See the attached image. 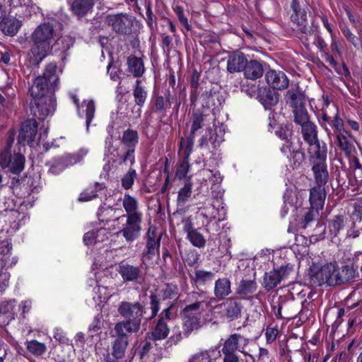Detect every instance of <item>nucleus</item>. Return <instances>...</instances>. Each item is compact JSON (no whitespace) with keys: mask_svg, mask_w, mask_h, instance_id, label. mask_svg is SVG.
<instances>
[{"mask_svg":"<svg viewBox=\"0 0 362 362\" xmlns=\"http://www.w3.org/2000/svg\"><path fill=\"white\" fill-rule=\"evenodd\" d=\"M27 349L34 355L40 356L45 352L46 346L36 340L27 342Z\"/></svg>","mask_w":362,"mask_h":362,"instance_id":"51","label":"nucleus"},{"mask_svg":"<svg viewBox=\"0 0 362 362\" xmlns=\"http://www.w3.org/2000/svg\"><path fill=\"white\" fill-rule=\"evenodd\" d=\"M183 317V334L188 337L194 330L201 327L200 316L190 317L182 316Z\"/></svg>","mask_w":362,"mask_h":362,"instance_id":"36","label":"nucleus"},{"mask_svg":"<svg viewBox=\"0 0 362 362\" xmlns=\"http://www.w3.org/2000/svg\"><path fill=\"white\" fill-rule=\"evenodd\" d=\"M117 272L121 276L124 282H141L144 276L141 267L130 264L127 262L119 264Z\"/></svg>","mask_w":362,"mask_h":362,"instance_id":"12","label":"nucleus"},{"mask_svg":"<svg viewBox=\"0 0 362 362\" xmlns=\"http://www.w3.org/2000/svg\"><path fill=\"white\" fill-rule=\"evenodd\" d=\"M57 68L55 63L47 64L42 76H39L35 79L30 89L33 97L31 111L39 119H45L55 110L56 100L54 92L59 82Z\"/></svg>","mask_w":362,"mask_h":362,"instance_id":"1","label":"nucleus"},{"mask_svg":"<svg viewBox=\"0 0 362 362\" xmlns=\"http://www.w3.org/2000/svg\"><path fill=\"white\" fill-rule=\"evenodd\" d=\"M327 109H323L321 114V126L326 131L328 135L330 134V130L327 127L326 122L330 124V125L339 131L342 132L344 130V122L343 120L339 116L338 108L336 105H332L329 106V103H327Z\"/></svg>","mask_w":362,"mask_h":362,"instance_id":"9","label":"nucleus"},{"mask_svg":"<svg viewBox=\"0 0 362 362\" xmlns=\"http://www.w3.org/2000/svg\"><path fill=\"white\" fill-rule=\"evenodd\" d=\"M326 198L325 187L315 186L310 190V203L316 212L321 209Z\"/></svg>","mask_w":362,"mask_h":362,"instance_id":"24","label":"nucleus"},{"mask_svg":"<svg viewBox=\"0 0 362 362\" xmlns=\"http://www.w3.org/2000/svg\"><path fill=\"white\" fill-rule=\"evenodd\" d=\"M293 113L295 122L300 127L310 122L305 106L293 110Z\"/></svg>","mask_w":362,"mask_h":362,"instance_id":"45","label":"nucleus"},{"mask_svg":"<svg viewBox=\"0 0 362 362\" xmlns=\"http://www.w3.org/2000/svg\"><path fill=\"white\" fill-rule=\"evenodd\" d=\"M280 151L291 162H293V168L299 167L304 160V153L298 148H295L291 140L285 141L280 148Z\"/></svg>","mask_w":362,"mask_h":362,"instance_id":"17","label":"nucleus"},{"mask_svg":"<svg viewBox=\"0 0 362 362\" xmlns=\"http://www.w3.org/2000/svg\"><path fill=\"white\" fill-rule=\"evenodd\" d=\"M189 158H183L182 161L179 165L177 170H176V177L179 180H182L185 178L187 176V174L189 172Z\"/></svg>","mask_w":362,"mask_h":362,"instance_id":"56","label":"nucleus"},{"mask_svg":"<svg viewBox=\"0 0 362 362\" xmlns=\"http://www.w3.org/2000/svg\"><path fill=\"white\" fill-rule=\"evenodd\" d=\"M70 98L73 103L77 107V112L79 117L83 116V113L86 115V124L87 131L89 129L90 124L94 118L95 112V105L93 100H86L83 103L79 105V99L76 95L70 93Z\"/></svg>","mask_w":362,"mask_h":362,"instance_id":"14","label":"nucleus"},{"mask_svg":"<svg viewBox=\"0 0 362 362\" xmlns=\"http://www.w3.org/2000/svg\"><path fill=\"white\" fill-rule=\"evenodd\" d=\"M301 134L303 139L308 145H311L319 140L317 126L312 122L301 126Z\"/></svg>","mask_w":362,"mask_h":362,"instance_id":"35","label":"nucleus"},{"mask_svg":"<svg viewBox=\"0 0 362 362\" xmlns=\"http://www.w3.org/2000/svg\"><path fill=\"white\" fill-rule=\"evenodd\" d=\"M22 25L21 21L15 17H4L1 21L0 29L6 35L14 36Z\"/></svg>","mask_w":362,"mask_h":362,"instance_id":"28","label":"nucleus"},{"mask_svg":"<svg viewBox=\"0 0 362 362\" xmlns=\"http://www.w3.org/2000/svg\"><path fill=\"white\" fill-rule=\"evenodd\" d=\"M312 172L316 185L325 187L329 180V173L326 163H313Z\"/></svg>","mask_w":362,"mask_h":362,"instance_id":"22","label":"nucleus"},{"mask_svg":"<svg viewBox=\"0 0 362 362\" xmlns=\"http://www.w3.org/2000/svg\"><path fill=\"white\" fill-rule=\"evenodd\" d=\"M147 95L148 93L145 87L141 86V81L137 79L133 89V96L136 105L139 107H142L146 103Z\"/></svg>","mask_w":362,"mask_h":362,"instance_id":"37","label":"nucleus"},{"mask_svg":"<svg viewBox=\"0 0 362 362\" xmlns=\"http://www.w3.org/2000/svg\"><path fill=\"white\" fill-rule=\"evenodd\" d=\"M292 21L296 23L297 28L300 26V24L305 25L307 21V14L304 10H299L297 12H293L291 15Z\"/></svg>","mask_w":362,"mask_h":362,"instance_id":"57","label":"nucleus"},{"mask_svg":"<svg viewBox=\"0 0 362 362\" xmlns=\"http://www.w3.org/2000/svg\"><path fill=\"white\" fill-rule=\"evenodd\" d=\"M117 311L125 320L117 322L115 326L119 327L121 331L124 329L130 334L137 332L140 329L141 321L146 313L145 308L141 303L122 301Z\"/></svg>","mask_w":362,"mask_h":362,"instance_id":"3","label":"nucleus"},{"mask_svg":"<svg viewBox=\"0 0 362 362\" xmlns=\"http://www.w3.org/2000/svg\"><path fill=\"white\" fill-rule=\"evenodd\" d=\"M14 90L10 88L6 87L0 93V107H8L11 104V96L13 95Z\"/></svg>","mask_w":362,"mask_h":362,"instance_id":"54","label":"nucleus"},{"mask_svg":"<svg viewBox=\"0 0 362 362\" xmlns=\"http://www.w3.org/2000/svg\"><path fill=\"white\" fill-rule=\"evenodd\" d=\"M154 104L156 110L159 112L169 108L170 106V101L165 100L163 96H157L155 98Z\"/></svg>","mask_w":362,"mask_h":362,"instance_id":"63","label":"nucleus"},{"mask_svg":"<svg viewBox=\"0 0 362 362\" xmlns=\"http://www.w3.org/2000/svg\"><path fill=\"white\" fill-rule=\"evenodd\" d=\"M310 159L313 163H326L327 148L324 142L322 144L317 140L314 144L309 145Z\"/></svg>","mask_w":362,"mask_h":362,"instance_id":"23","label":"nucleus"},{"mask_svg":"<svg viewBox=\"0 0 362 362\" xmlns=\"http://www.w3.org/2000/svg\"><path fill=\"white\" fill-rule=\"evenodd\" d=\"M285 101L286 105L292 107L293 110L297 109L305 106V95L298 87L292 88L286 92Z\"/></svg>","mask_w":362,"mask_h":362,"instance_id":"20","label":"nucleus"},{"mask_svg":"<svg viewBox=\"0 0 362 362\" xmlns=\"http://www.w3.org/2000/svg\"><path fill=\"white\" fill-rule=\"evenodd\" d=\"M276 136L285 141H291L292 136V129L288 126L279 127L276 132Z\"/></svg>","mask_w":362,"mask_h":362,"instance_id":"58","label":"nucleus"},{"mask_svg":"<svg viewBox=\"0 0 362 362\" xmlns=\"http://www.w3.org/2000/svg\"><path fill=\"white\" fill-rule=\"evenodd\" d=\"M214 276V274L212 272H207L203 269H198L194 272V281L199 284H204L211 281Z\"/></svg>","mask_w":362,"mask_h":362,"instance_id":"49","label":"nucleus"},{"mask_svg":"<svg viewBox=\"0 0 362 362\" xmlns=\"http://www.w3.org/2000/svg\"><path fill=\"white\" fill-rule=\"evenodd\" d=\"M115 334H112V337H117V339L112 343V356L119 359L124 356L127 347L129 344L128 337L127 336V332L125 329H119V327L115 326L114 327Z\"/></svg>","mask_w":362,"mask_h":362,"instance_id":"13","label":"nucleus"},{"mask_svg":"<svg viewBox=\"0 0 362 362\" xmlns=\"http://www.w3.org/2000/svg\"><path fill=\"white\" fill-rule=\"evenodd\" d=\"M163 299H171L178 293V288L174 284H166L161 290Z\"/></svg>","mask_w":362,"mask_h":362,"instance_id":"55","label":"nucleus"},{"mask_svg":"<svg viewBox=\"0 0 362 362\" xmlns=\"http://www.w3.org/2000/svg\"><path fill=\"white\" fill-rule=\"evenodd\" d=\"M187 238L194 247L202 248L205 246L206 240L203 235L198 232L197 230L192 232L191 231V233L187 235Z\"/></svg>","mask_w":362,"mask_h":362,"instance_id":"48","label":"nucleus"},{"mask_svg":"<svg viewBox=\"0 0 362 362\" xmlns=\"http://www.w3.org/2000/svg\"><path fill=\"white\" fill-rule=\"evenodd\" d=\"M231 293V282L228 278H219L215 281L214 294L218 300L225 299Z\"/></svg>","mask_w":362,"mask_h":362,"instance_id":"29","label":"nucleus"},{"mask_svg":"<svg viewBox=\"0 0 362 362\" xmlns=\"http://www.w3.org/2000/svg\"><path fill=\"white\" fill-rule=\"evenodd\" d=\"M188 299L194 300V302L186 305L181 311L182 316L196 317L202 315V310L203 306L207 307L209 303L206 300V293L201 292H191L188 295Z\"/></svg>","mask_w":362,"mask_h":362,"instance_id":"8","label":"nucleus"},{"mask_svg":"<svg viewBox=\"0 0 362 362\" xmlns=\"http://www.w3.org/2000/svg\"><path fill=\"white\" fill-rule=\"evenodd\" d=\"M192 192V184L189 182H186L184 187L180 189L177 198V213L184 214L187 211L185 204L190 198Z\"/></svg>","mask_w":362,"mask_h":362,"instance_id":"31","label":"nucleus"},{"mask_svg":"<svg viewBox=\"0 0 362 362\" xmlns=\"http://www.w3.org/2000/svg\"><path fill=\"white\" fill-rule=\"evenodd\" d=\"M142 218H127L126 223L117 232L122 235L127 243L136 240L141 234Z\"/></svg>","mask_w":362,"mask_h":362,"instance_id":"11","label":"nucleus"},{"mask_svg":"<svg viewBox=\"0 0 362 362\" xmlns=\"http://www.w3.org/2000/svg\"><path fill=\"white\" fill-rule=\"evenodd\" d=\"M146 23H147L148 26L149 27L150 30L152 31L154 30V28L156 27V18L153 16V11L151 10V5L149 3L146 6Z\"/></svg>","mask_w":362,"mask_h":362,"instance_id":"62","label":"nucleus"},{"mask_svg":"<svg viewBox=\"0 0 362 362\" xmlns=\"http://www.w3.org/2000/svg\"><path fill=\"white\" fill-rule=\"evenodd\" d=\"M88 148H81L74 153L66 154L63 156L65 159V163H66L67 167H69L82 161L83 158L88 155Z\"/></svg>","mask_w":362,"mask_h":362,"instance_id":"42","label":"nucleus"},{"mask_svg":"<svg viewBox=\"0 0 362 362\" xmlns=\"http://www.w3.org/2000/svg\"><path fill=\"white\" fill-rule=\"evenodd\" d=\"M356 273V269L353 264H346L339 267L337 264V286L352 281Z\"/></svg>","mask_w":362,"mask_h":362,"instance_id":"27","label":"nucleus"},{"mask_svg":"<svg viewBox=\"0 0 362 362\" xmlns=\"http://www.w3.org/2000/svg\"><path fill=\"white\" fill-rule=\"evenodd\" d=\"M194 139V136H192L191 134L186 139L181 138L180 142V150L182 151L184 158H189V155L192 152Z\"/></svg>","mask_w":362,"mask_h":362,"instance_id":"47","label":"nucleus"},{"mask_svg":"<svg viewBox=\"0 0 362 362\" xmlns=\"http://www.w3.org/2000/svg\"><path fill=\"white\" fill-rule=\"evenodd\" d=\"M150 305L151 309V316L150 318L155 317L160 310V299L155 294H151L150 296Z\"/></svg>","mask_w":362,"mask_h":362,"instance_id":"60","label":"nucleus"},{"mask_svg":"<svg viewBox=\"0 0 362 362\" xmlns=\"http://www.w3.org/2000/svg\"><path fill=\"white\" fill-rule=\"evenodd\" d=\"M37 131V123L35 119H29L22 124L18 135V142L22 144H30L35 138Z\"/></svg>","mask_w":362,"mask_h":362,"instance_id":"16","label":"nucleus"},{"mask_svg":"<svg viewBox=\"0 0 362 362\" xmlns=\"http://www.w3.org/2000/svg\"><path fill=\"white\" fill-rule=\"evenodd\" d=\"M122 143L126 148L135 149L139 143V135L136 131L128 129L124 132L122 137Z\"/></svg>","mask_w":362,"mask_h":362,"instance_id":"38","label":"nucleus"},{"mask_svg":"<svg viewBox=\"0 0 362 362\" xmlns=\"http://www.w3.org/2000/svg\"><path fill=\"white\" fill-rule=\"evenodd\" d=\"M352 216L356 219L362 221V197L356 200L354 204V210L352 211Z\"/></svg>","mask_w":362,"mask_h":362,"instance_id":"64","label":"nucleus"},{"mask_svg":"<svg viewBox=\"0 0 362 362\" xmlns=\"http://www.w3.org/2000/svg\"><path fill=\"white\" fill-rule=\"evenodd\" d=\"M265 79L267 84L274 89L281 90L288 86V79L286 75L280 71L269 70L265 74Z\"/></svg>","mask_w":362,"mask_h":362,"instance_id":"18","label":"nucleus"},{"mask_svg":"<svg viewBox=\"0 0 362 362\" xmlns=\"http://www.w3.org/2000/svg\"><path fill=\"white\" fill-rule=\"evenodd\" d=\"M258 98L265 109H270L279 102V94L274 90L264 87L259 88Z\"/></svg>","mask_w":362,"mask_h":362,"instance_id":"25","label":"nucleus"},{"mask_svg":"<svg viewBox=\"0 0 362 362\" xmlns=\"http://www.w3.org/2000/svg\"><path fill=\"white\" fill-rule=\"evenodd\" d=\"M127 71L134 77H141L145 71L144 64L139 57L131 55L127 59Z\"/></svg>","mask_w":362,"mask_h":362,"instance_id":"34","label":"nucleus"},{"mask_svg":"<svg viewBox=\"0 0 362 362\" xmlns=\"http://www.w3.org/2000/svg\"><path fill=\"white\" fill-rule=\"evenodd\" d=\"M249 342V339L240 334H230L223 342L221 349L223 362H240V356L235 351H239L243 354H247L245 348Z\"/></svg>","mask_w":362,"mask_h":362,"instance_id":"5","label":"nucleus"},{"mask_svg":"<svg viewBox=\"0 0 362 362\" xmlns=\"http://www.w3.org/2000/svg\"><path fill=\"white\" fill-rule=\"evenodd\" d=\"M337 139L340 148L343 150L346 155H349L354 148V146L351 141L349 133L346 131L339 132L337 135Z\"/></svg>","mask_w":362,"mask_h":362,"instance_id":"41","label":"nucleus"},{"mask_svg":"<svg viewBox=\"0 0 362 362\" xmlns=\"http://www.w3.org/2000/svg\"><path fill=\"white\" fill-rule=\"evenodd\" d=\"M346 221V218L342 216H337L332 220L330 225L335 233H337L344 228Z\"/></svg>","mask_w":362,"mask_h":362,"instance_id":"59","label":"nucleus"},{"mask_svg":"<svg viewBox=\"0 0 362 362\" xmlns=\"http://www.w3.org/2000/svg\"><path fill=\"white\" fill-rule=\"evenodd\" d=\"M24 163V156L20 153H16L11 158V161L8 165V168L12 173L18 174L23 170Z\"/></svg>","mask_w":362,"mask_h":362,"instance_id":"44","label":"nucleus"},{"mask_svg":"<svg viewBox=\"0 0 362 362\" xmlns=\"http://www.w3.org/2000/svg\"><path fill=\"white\" fill-rule=\"evenodd\" d=\"M54 35V25L49 21L43 22L37 26L30 36L33 42L28 53L30 62L38 64L47 56Z\"/></svg>","mask_w":362,"mask_h":362,"instance_id":"2","label":"nucleus"},{"mask_svg":"<svg viewBox=\"0 0 362 362\" xmlns=\"http://www.w3.org/2000/svg\"><path fill=\"white\" fill-rule=\"evenodd\" d=\"M247 61L244 53L238 51L233 52L227 59V71L233 74L243 71Z\"/></svg>","mask_w":362,"mask_h":362,"instance_id":"19","label":"nucleus"},{"mask_svg":"<svg viewBox=\"0 0 362 362\" xmlns=\"http://www.w3.org/2000/svg\"><path fill=\"white\" fill-rule=\"evenodd\" d=\"M292 269V267L287 265L281 267L279 269H273L266 272L263 277L262 286L267 291L274 288L282 280L288 277Z\"/></svg>","mask_w":362,"mask_h":362,"instance_id":"10","label":"nucleus"},{"mask_svg":"<svg viewBox=\"0 0 362 362\" xmlns=\"http://www.w3.org/2000/svg\"><path fill=\"white\" fill-rule=\"evenodd\" d=\"M105 23L119 35H131L133 33L136 18L127 13H110L105 16Z\"/></svg>","mask_w":362,"mask_h":362,"instance_id":"6","label":"nucleus"},{"mask_svg":"<svg viewBox=\"0 0 362 362\" xmlns=\"http://www.w3.org/2000/svg\"><path fill=\"white\" fill-rule=\"evenodd\" d=\"M211 357L208 350H201L192 354L187 362H211Z\"/></svg>","mask_w":362,"mask_h":362,"instance_id":"53","label":"nucleus"},{"mask_svg":"<svg viewBox=\"0 0 362 362\" xmlns=\"http://www.w3.org/2000/svg\"><path fill=\"white\" fill-rule=\"evenodd\" d=\"M243 71L245 77L252 81L261 78L264 74L262 63L256 59L247 60Z\"/></svg>","mask_w":362,"mask_h":362,"instance_id":"26","label":"nucleus"},{"mask_svg":"<svg viewBox=\"0 0 362 362\" xmlns=\"http://www.w3.org/2000/svg\"><path fill=\"white\" fill-rule=\"evenodd\" d=\"M122 206L127 213L126 215H123L122 217L126 218H142L143 214L139 209V202L138 200L129 195L126 194L124 196L122 200Z\"/></svg>","mask_w":362,"mask_h":362,"instance_id":"21","label":"nucleus"},{"mask_svg":"<svg viewBox=\"0 0 362 362\" xmlns=\"http://www.w3.org/2000/svg\"><path fill=\"white\" fill-rule=\"evenodd\" d=\"M11 250V246L9 244H4L0 246V261L1 262L2 267H9L16 264L18 259L16 257H13L12 259H10V252Z\"/></svg>","mask_w":362,"mask_h":362,"instance_id":"40","label":"nucleus"},{"mask_svg":"<svg viewBox=\"0 0 362 362\" xmlns=\"http://www.w3.org/2000/svg\"><path fill=\"white\" fill-rule=\"evenodd\" d=\"M136 177V170L133 168H130L128 172L124 175L121 179L122 186L125 189L132 188L134 180Z\"/></svg>","mask_w":362,"mask_h":362,"instance_id":"52","label":"nucleus"},{"mask_svg":"<svg viewBox=\"0 0 362 362\" xmlns=\"http://www.w3.org/2000/svg\"><path fill=\"white\" fill-rule=\"evenodd\" d=\"M95 0H73L70 3V11L78 20L92 13Z\"/></svg>","mask_w":362,"mask_h":362,"instance_id":"15","label":"nucleus"},{"mask_svg":"<svg viewBox=\"0 0 362 362\" xmlns=\"http://www.w3.org/2000/svg\"><path fill=\"white\" fill-rule=\"evenodd\" d=\"M310 276L313 286H337V263L329 262L321 267L313 264L310 269Z\"/></svg>","mask_w":362,"mask_h":362,"instance_id":"4","label":"nucleus"},{"mask_svg":"<svg viewBox=\"0 0 362 362\" xmlns=\"http://www.w3.org/2000/svg\"><path fill=\"white\" fill-rule=\"evenodd\" d=\"M226 317L230 321L238 319L241 315L242 304L236 300L230 298L223 303Z\"/></svg>","mask_w":362,"mask_h":362,"instance_id":"30","label":"nucleus"},{"mask_svg":"<svg viewBox=\"0 0 362 362\" xmlns=\"http://www.w3.org/2000/svg\"><path fill=\"white\" fill-rule=\"evenodd\" d=\"M13 141V138H11L8 141L6 148L0 153V165L2 168H8L11 161V146Z\"/></svg>","mask_w":362,"mask_h":362,"instance_id":"50","label":"nucleus"},{"mask_svg":"<svg viewBox=\"0 0 362 362\" xmlns=\"http://www.w3.org/2000/svg\"><path fill=\"white\" fill-rule=\"evenodd\" d=\"M170 333V326L163 320H158L156 325L149 333V339L153 341H158L167 338Z\"/></svg>","mask_w":362,"mask_h":362,"instance_id":"33","label":"nucleus"},{"mask_svg":"<svg viewBox=\"0 0 362 362\" xmlns=\"http://www.w3.org/2000/svg\"><path fill=\"white\" fill-rule=\"evenodd\" d=\"M257 288V285L255 280L242 279L236 288V293L240 296L251 294Z\"/></svg>","mask_w":362,"mask_h":362,"instance_id":"39","label":"nucleus"},{"mask_svg":"<svg viewBox=\"0 0 362 362\" xmlns=\"http://www.w3.org/2000/svg\"><path fill=\"white\" fill-rule=\"evenodd\" d=\"M174 305V303H171L168 308H165L159 315L158 320H163L165 322L169 323L174 317V314L172 312Z\"/></svg>","mask_w":362,"mask_h":362,"instance_id":"61","label":"nucleus"},{"mask_svg":"<svg viewBox=\"0 0 362 362\" xmlns=\"http://www.w3.org/2000/svg\"><path fill=\"white\" fill-rule=\"evenodd\" d=\"M47 164L49 165V172L53 174H59L67 168L64 156L54 158Z\"/></svg>","mask_w":362,"mask_h":362,"instance_id":"46","label":"nucleus"},{"mask_svg":"<svg viewBox=\"0 0 362 362\" xmlns=\"http://www.w3.org/2000/svg\"><path fill=\"white\" fill-rule=\"evenodd\" d=\"M204 119L205 115L202 112L199 110L193 112L191 117L190 134L192 136H194L195 133L204 126Z\"/></svg>","mask_w":362,"mask_h":362,"instance_id":"43","label":"nucleus"},{"mask_svg":"<svg viewBox=\"0 0 362 362\" xmlns=\"http://www.w3.org/2000/svg\"><path fill=\"white\" fill-rule=\"evenodd\" d=\"M146 240L145 248L142 252L141 261L145 263L146 261L152 259L156 255L159 254L161 235H157V229L153 226H150L144 236Z\"/></svg>","mask_w":362,"mask_h":362,"instance_id":"7","label":"nucleus"},{"mask_svg":"<svg viewBox=\"0 0 362 362\" xmlns=\"http://www.w3.org/2000/svg\"><path fill=\"white\" fill-rule=\"evenodd\" d=\"M296 29L299 32V38L305 45H309L313 40L317 38L319 30L317 26L308 27L306 24H300Z\"/></svg>","mask_w":362,"mask_h":362,"instance_id":"32","label":"nucleus"}]
</instances>
